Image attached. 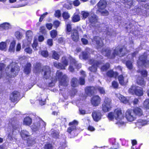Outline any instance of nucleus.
I'll use <instances>...</instances> for the list:
<instances>
[{
  "label": "nucleus",
  "instance_id": "nucleus-1",
  "mask_svg": "<svg viewBox=\"0 0 149 149\" xmlns=\"http://www.w3.org/2000/svg\"><path fill=\"white\" fill-rule=\"evenodd\" d=\"M67 76L65 74H63L62 72L60 71H58L56 74L55 79H52V82L49 84V86H52L54 85V83L57 81L59 82V87L60 91H62V88L65 89V88L67 86L68 83L66 81Z\"/></svg>",
  "mask_w": 149,
  "mask_h": 149
},
{
  "label": "nucleus",
  "instance_id": "nucleus-2",
  "mask_svg": "<svg viewBox=\"0 0 149 149\" xmlns=\"http://www.w3.org/2000/svg\"><path fill=\"white\" fill-rule=\"evenodd\" d=\"M108 117L110 120H113L114 118L116 120V124L119 126L123 125L124 117L120 109H115L113 113L110 112L108 114Z\"/></svg>",
  "mask_w": 149,
  "mask_h": 149
},
{
  "label": "nucleus",
  "instance_id": "nucleus-3",
  "mask_svg": "<svg viewBox=\"0 0 149 149\" xmlns=\"http://www.w3.org/2000/svg\"><path fill=\"white\" fill-rule=\"evenodd\" d=\"M46 123L41 119L38 118L36 119L35 122L32 125L31 128L34 131H36L39 130L41 127H45Z\"/></svg>",
  "mask_w": 149,
  "mask_h": 149
},
{
  "label": "nucleus",
  "instance_id": "nucleus-4",
  "mask_svg": "<svg viewBox=\"0 0 149 149\" xmlns=\"http://www.w3.org/2000/svg\"><path fill=\"white\" fill-rule=\"evenodd\" d=\"M111 100L107 97H106L102 105V110L104 112L109 111L111 108Z\"/></svg>",
  "mask_w": 149,
  "mask_h": 149
},
{
  "label": "nucleus",
  "instance_id": "nucleus-5",
  "mask_svg": "<svg viewBox=\"0 0 149 149\" xmlns=\"http://www.w3.org/2000/svg\"><path fill=\"white\" fill-rule=\"evenodd\" d=\"M11 68V74L8 75L6 72V75L10 77H14L16 76L18 74L19 71V67L17 65V64L14 63H12L9 66H8V68Z\"/></svg>",
  "mask_w": 149,
  "mask_h": 149
},
{
  "label": "nucleus",
  "instance_id": "nucleus-6",
  "mask_svg": "<svg viewBox=\"0 0 149 149\" xmlns=\"http://www.w3.org/2000/svg\"><path fill=\"white\" fill-rule=\"evenodd\" d=\"M125 117L128 121L131 122L135 120L136 119V115L134 114L132 109H127L125 113Z\"/></svg>",
  "mask_w": 149,
  "mask_h": 149
},
{
  "label": "nucleus",
  "instance_id": "nucleus-7",
  "mask_svg": "<svg viewBox=\"0 0 149 149\" xmlns=\"http://www.w3.org/2000/svg\"><path fill=\"white\" fill-rule=\"evenodd\" d=\"M89 63L92 64V66L89 68V70L91 72H95L97 70V68L102 65L103 63L101 61H97L93 59H91L89 61Z\"/></svg>",
  "mask_w": 149,
  "mask_h": 149
},
{
  "label": "nucleus",
  "instance_id": "nucleus-8",
  "mask_svg": "<svg viewBox=\"0 0 149 149\" xmlns=\"http://www.w3.org/2000/svg\"><path fill=\"white\" fill-rule=\"evenodd\" d=\"M70 38L72 40L75 42H77L79 40V36L77 29L74 28L72 30Z\"/></svg>",
  "mask_w": 149,
  "mask_h": 149
},
{
  "label": "nucleus",
  "instance_id": "nucleus-9",
  "mask_svg": "<svg viewBox=\"0 0 149 149\" xmlns=\"http://www.w3.org/2000/svg\"><path fill=\"white\" fill-rule=\"evenodd\" d=\"M68 64V61L66 60L65 56H63L62 58V63H54V65L57 68L64 69Z\"/></svg>",
  "mask_w": 149,
  "mask_h": 149
},
{
  "label": "nucleus",
  "instance_id": "nucleus-10",
  "mask_svg": "<svg viewBox=\"0 0 149 149\" xmlns=\"http://www.w3.org/2000/svg\"><path fill=\"white\" fill-rule=\"evenodd\" d=\"M147 56H139V59L137 61V63L139 66L142 65L147 67V65L149 64V61L147 59Z\"/></svg>",
  "mask_w": 149,
  "mask_h": 149
},
{
  "label": "nucleus",
  "instance_id": "nucleus-11",
  "mask_svg": "<svg viewBox=\"0 0 149 149\" xmlns=\"http://www.w3.org/2000/svg\"><path fill=\"white\" fill-rule=\"evenodd\" d=\"M42 74L43 78L46 79L49 78L51 76V71L50 68L48 66L44 67L42 70Z\"/></svg>",
  "mask_w": 149,
  "mask_h": 149
},
{
  "label": "nucleus",
  "instance_id": "nucleus-12",
  "mask_svg": "<svg viewBox=\"0 0 149 149\" xmlns=\"http://www.w3.org/2000/svg\"><path fill=\"white\" fill-rule=\"evenodd\" d=\"M91 104L94 107H97L100 104L101 98L98 95L93 96L91 100Z\"/></svg>",
  "mask_w": 149,
  "mask_h": 149
},
{
  "label": "nucleus",
  "instance_id": "nucleus-13",
  "mask_svg": "<svg viewBox=\"0 0 149 149\" xmlns=\"http://www.w3.org/2000/svg\"><path fill=\"white\" fill-rule=\"evenodd\" d=\"M78 124V122L76 120H74L73 122L70 123L69 125L70 126L67 129V132L71 133L72 131H74L76 129V125Z\"/></svg>",
  "mask_w": 149,
  "mask_h": 149
},
{
  "label": "nucleus",
  "instance_id": "nucleus-14",
  "mask_svg": "<svg viewBox=\"0 0 149 149\" xmlns=\"http://www.w3.org/2000/svg\"><path fill=\"white\" fill-rule=\"evenodd\" d=\"M92 116L94 121H98L101 119L102 115L100 111L97 110L94 111L93 112Z\"/></svg>",
  "mask_w": 149,
  "mask_h": 149
},
{
  "label": "nucleus",
  "instance_id": "nucleus-15",
  "mask_svg": "<svg viewBox=\"0 0 149 149\" xmlns=\"http://www.w3.org/2000/svg\"><path fill=\"white\" fill-rule=\"evenodd\" d=\"M19 93L17 91H14L10 95V99L11 101L14 102L17 101Z\"/></svg>",
  "mask_w": 149,
  "mask_h": 149
},
{
  "label": "nucleus",
  "instance_id": "nucleus-16",
  "mask_svg": "<svg viewBox=\"0 0 149 149\" xmlns=\"http://www.w3.org/2000/svg\"><path fill=\"white\" fill-rule=\"evenodd\" d=\"M116 97L118 98L122 102L124 103H127L129 102H131V99H127L125 97L123 96L118 93L116 94Z\"/></svg>",
  "mask_w": 149,
  "mask_h": 149
},
{
  "label": "nucleus",
  "instance_id": "nucleus-17",
  "mask_svg": "<svg viewBox=\"0 0 149 149\" xmlns=\"http://www.w3.org/2000/svg\"><path fill=\"white\" fill-rule=\"evenodd\" d=\"M149 124V120H143L142 119L139 120L136 123V125L139 127L144 126L146 125Z\"/></svg>",
  "mask_w": 149,
  "mask_h": 149
},
{
  "label": "nucleus",
  "instance_id": "nucleus-18",
  "mask_svg": "<svg viewBox=\"0 0 149 149\" xmlns=\"http://www.w3.org/2000/svg\"><path fill=\"white\" fill-rule=\"evenodd\" d=\"M132 110L133 111L134 114L135 115L136 117V116H140L143 115V113L142 109L139 107H135L132 109Z\"/></svg>",
  "mask_w": 149,
  "mask_h": 149
},
{
  "label": "nucleus",
  "instance_id": "nucleus-19",
  "mask_svg": "<svg viewBox=\"0 0 149 149\" xmlns=\"http://www.w3.org/2000/svg\"><path fill=\"white\" fill-rule=\"evenodd\" d=\"M95 88L93 87H89L86 88L85 90V93L89 96H91L95 93Z\"/></svg>",
  "mask_w": 149,
  "mask_h": 149
},
{
  "label": "nucleus",
  "instance_id": "nucleus-20",
  "mask_svg": "<svg viewBox=\"0 0 149 149\" xmlns=\"http://www.w3.org/2000/svg\"><path fill=\"white\" fill-rule=\"evenodd\" d=\"M20 134L23 139L27 140L30 137L29 133L26 130H22L20 133Z\"/></svg>",
  "mask_w": 149,
  "mask_h": 149
},
{
  "label": "nucleus",
  "instance_id": "nucleus-21",
  "mask_svg": "<svg viewBox=\"0 0 149 149\" xmlns=\"http://www.w3.org/2000/svg\"><path fill=\"white\" fill-rule=\"evenodd\" d=\"M34 68L33 70L34 73H38L40 71L41 64L40 63H37L34 65Z\"/></svg>",
  "mask_w": 149,
  "mask_h": 149
},
{
  "label": "nucleus",
  "instance_id": "nucleus-22",
  "mask_svg": "<svg viewBox=\"0 0 149 149\" xmlns=\"http://www.w3.org/2000/svg\"><path fill=\"white\" fill-rule=\"evenodd\" d=\"M101 52L103 55L104 54L105 56H110L111 53V50L108 48L102 49Z\"/></svg>",
  "mask_w": 149,
  "mask_h": 149
},
{
  "label": "nucleus",
  "instance_id": "nucleus-23",
  "mask_svg": "<svg viewBox=\"0 0 149 149\" xmlns=\"http://www.w3.org/2000/svg\"><path fill=\"white\" fill-rule=\"evenodd\" d=\"M101 40V38L98 36H95L93 38L92 40V41L93 42H95L97 45H99L100 44V42Z\"/></svg>",
  "mask_w": 149,
  "mask_h": 149
},
{
  "label": "nucleus",
  "instance_id": "nucleus-24",
  "mask_svg": "<svg viewBox=\"0 0 149 149\" xmlns=\"http://www.w3.org/2000/svg\"><path fill=\"white\" fill-rule=\"evenodd\" d=\"M72 20L73 22H79L80 20V15L76 13H74L72 17Z\"/></svg>",
  "mask_w": 149,
  "mask_h": 149
},
{
  "label": "nucleus",
  "instance_id": "nucleus-25",
  "mask_svg": "<svg viewBox=\"0 0 149 149\" xmlns=\"http://www.w3.org/2000/svg\"><path fill=\"white\" fill-rule=\"evenodd\" d=\"M31 65L30 63H27L25 66L24 71L25 73L26 74H29L31 71Z\"/></svg>",
  "mask_w": 149,
  "mask_h": 149
},
{
  "label": "nucleus",
  "instance_id": "nucleus-26",
  "mask_svg": "<svg viewBox=\"0 0 149 149\" xmlns=\"http://www.w3.org/2000/svg\"><path fill=\"white\" fill-rule=\"evenodd\" d=\"M80 73L82 77L79 78V83L80 85H84L85 83L84 77L86 76L85 72L83 71H81Z\"/></svg>",
  "mask_w": 149,
  "mask_h": 149
},
{
  "label": "nucleus",
  "instance_id": "nucleus-27",
  "mask_svg": "<svg viewBox=\"0 0 149 149\" xmlns=\"http://www.w3.org/2000/svg\"><path fill=\"white\" fill-rule=\"evenodd\" d=\"M137 84L139 85L144 86L145 85L146 82L141 77H139L136 80Z\"/></svg>",
  "mask_w": 149,
  "mask_h": 149
},
{
  "label": "nucleus",
  "instance_id": "nucleus-28",
  "mask_svg": "<svg viewBox=\"0 0 149 149\" xmlns=\"http://www.w3.org/2000/svg\"><path fill=\"white\" fill-rule=\"evenodd\" d=\"M32 123V119L29 117L25 118L24 120L23 124L26 125H30Z\"/></svg>",
  "mask_w": 149,
  "mask_h": 149
},
{
  "label": "nucleus",
  "instance_id": "nucleus-29",
  "mask_svg": "<svg viewBox=\"0 0 149 149\" xmlns=\"http://www.w3.org/2000/svg\"><path fill=\"white\" fill-rule=\"evenodd\" d=\"M138 96H141L143 95V90L139 86H137L135 94Z\"/></svg>",
  "mask_w": 149,
  "mask_h": 149
},
{
  "label": "nucleus",
  "instance_id": "nucleus-30",
  "mask_svg": "<svg viewBox=\"0 0 149 149\" xmlns=\"http://www.w3.org/2000/svg\"><path fill=\"white\" fill-rule=\"evenodd\" d=\"M123 50V48H121L119 49L116 48L114 50L113 53V56H116L121 53Z\"/></svg>",
  "mask_w": 149,
  "mask_h": 149
},
{
  "label": "nucleus",
  "instance_id": "nucleus-31",
  "mask_svg": "<svg viewBox=\"0 0 149 149\" xmlns=\"http://www.w3.org/2000/svg\"><path fill=\"white\" fill-rule=\"evenodd\" d=\"M89 22L91 24H93L96 22L97 21L96 15H93L90 16L89 17Z\"/></svg>",
  "mask_w": 149,
  "mask_h": 149
},
{
  "label": "nucleus",
  "instance_id": "nucleus-32",
  "mask_svg": "<svg viewBox=\"0 0 149 149\" xmlns=\"http://www.w3.org/2000/svg\"><path fill=\"white\" fill-rule=\"evenodd\" d=\"M118 73L116 72H114L112 70H110L107 73V75L109 77H116L118 75Z\"/></svg>",
  "mask_w": 149,
  "mask_h": 149
},
{
  "label": "nucleus",
  "instance_id": "nucleus-33",
  "mask_svg": "<svg viewBox=\"0 0 149 149\" xmlns=\"http://www.w3.org/2000/svg\"><path fill=\"white\" fill-rule=\"evenodd\" d=\"M106 4L107 2L105 0H100L97 3V6L100 8L103 7L105 8Z\"/></svg>",
  "mask_w": 149,
  "mask_h": 149
},
{
  "label": "nucleus",
  "instance_id": "nucleus-34",
  "mask_svg": "<svg viewBox=\"0 0 149 149\" xmlns=\"http://www.w3.org/2000/svg\"><path fill=\"white\" fill-rule=\"evenodd\" d=\"M15 44V40H13L11 42L9 48V50L10 52H14Z\"/></svg>",
  "mask_w": 149,
  "mask_h": 149
},
{
  "label": "nucleus",
  "instance_id": "nucleus-35",
  "mask_svg": "<svg viewBox=\"0 0 149 149\" xmlns=\"http://www.w3.org/2000/svg\"><path fill=\"white\" fill-rule=\"evenodd\" d=\"M51 135L52 137L55 138H58L59 136V132L58 131L54 130V129H52L51 131Z\"/></svg>",
  "mask_w": 149,
  "mask_h": 149
},
{
  "label": "nucleus",
  "instance_id": "nucleus-36",
  "mask_svg": "<svg viewBox=\"0 0 149 149\" xmlns=\"http://www.w3.org/2000/svg\"><path fill=\"white\" fill-rule=\"evenodd\" d=\"M91 52V49L88 47H87L84 51L82 52V56H88Z\"/></svg>",
  "mask_w": 149,
  "mask_h": 149
},
{
  "label": "nucleus",
  "instance_id": "nucleus-37",
  "mask_svg": "<svg viewBox=\"0 0 149 149\" xmlns=\"http://www.w3.org/2000/svg\"><path fill=\"white\" fill-rule=\"evenodd\" d=\"M72 27L70 24L68 23L66 25V29L65 32L68 35L70 34V33L71 32Z\"/></svg>",
  "mask_w": 149,
  "mask_h": 149
},
{
  "label": "nucleus",
  "instance_id": "nucleus-38",
  "mask_svg": "<svg viewBox=\"0 0 149 149\" xmlns=\"http://www.w3.org/2000/svg\"><path fill=\"white\" fill-rule=\"evenodd\" d=\"M39 32L43 35H46L47 34V31L45 28L44 26H41L39 29Z\"/></svg>",
  "mask_w": 149,
  "mask_h": 149
},
{
  "label": "nucleus",
  "instance_id": "nucleus-39",
  "mask_svg": "<svg viewBox=\"0 0 149 149\" xmlns=\"http://www.w3.org/2000/svg\"><path fill=\"white\" fill-rule=\"evenodd\" d=\"M62 17L64 20L68 19L70 18V15L67 12L64 11L62 14Z\"/></svg>",
  "mask_w": 149,
  "mask_h": 149
},
{
  "label": "nucleus",
  "instance_id": "nucleus-40",
  "mask_svg": "<svg viewBox=\"0 0 149 149\" xmlns=\"http://www.w3.org/2000/svg\"><path fill=\"white\" fill-rule=\"evenodd\" d=\"M132 61L128 60L127 61L126 63V65L129 69H132L133 68V66L132 65Z\"/></svg>",
  "mask_w": 149,
  "mask_h": 149
},
{
  "label": "nucleus",
  "instance_id": "nucleus-41",
  "mask_svg": "<svg viewBox=\"0 0 149 149\" xmlns=\"http://www.w3.org/2000/svg\"><path fill=\"white\" fill-rule=\"evenodd\" d=\"M137 86H132L129 90V92L132 94H135Z\"/></svg>",
  "mask_w": 149,
  "mask_h": 149
},
{
  "label": "nucleus",
  "instance_id": "nucleus-42",
  "mask_svg": "<svg viewBox=\"0 0 149 149\" xmlns=\"http://www.w3.org/2000/svg\"><path fill=\"white\" fill-rule=\"evenodd\" d=\"M6 44L5 42H1L0 43V50L6 51Z\"/></svg>",
  "mask_w": 149,
  "mask_h": 149
},
{
  "label": "nucleus",
  "instance_id": "nucleus-43",
  "mask_svg": "<svg viewBox=\"0 0 149 149\" xmlns=\"http://www.w3.org/2000/svg\"><path fill=\"white\" fill-rule=\"evenodd\" d=\"M51 37L52 38H55L57 35V33L56 31L55 30H52L50 33Z\"/></svg>",
  "mask_w": 149,
  "mask_h": 149
},
{
  "label": "nucleus",
  "instance_id": "nucleus-44",
  "mask_svg": "<svg viewBox=\"0 0 149 149\" xmlns=\"http://www.w3.org/2000/svg\"><path fill=\"white\" fill-rule=\"evenodd\" d=\"M71 86L73 87H76L78 85L77 80L76 78H73L71 82Z\"/></svg>",
  "mask_w": 149,
  "mask_h": 149
},
{
  "label": "nucleus",
  "instance_id": "nucleus-45",
  "mask_svg": "<svg viewBox=\"0 0 149 149\" xmlns=\"http://www.w3.org/2000/svg\"><path fill=\"white\" fill-rule=\"evenodd\" d=\"M27 140V143L28 146H31L35 143V141L32 138H30L29 137Z\"/></svg>",
  "mask_w": 149,
  "mask_h": 149
},
{
  "label": "nucleus",
  "instance_id": "nucleus-46",
  "mask_svg": "<svg viewBox=\"0 0 149 149\" xmlns=\"http://www.w3.org/2000/svg\"><path fill=\"white\" fill-rule=\"evenodd\" d=\"M5 66L3 63H0V78H1L3 74V70Z\"/></svg>",
  "mask_w": 149,
  "mask_h": 149
},
{
  "label": "nucleus",
  "instance_id": "nucleus-47",
  "mask_svg": "<svg viewBox=\"0 0 149 149\" xmlns=\"http://www.w3.org/2000/svg\"><path fill=\"white\" fill-rule=\"evenodd\" d=\"M72 61L73 64L78 69L80 68L81 67V64H78L77 62L75 59H71V62H72Z\"/></svg>",
  "mask_w": 149,
  "mask_h": 149
},
{
  "label": "nucleus",
  "instance_id": "nucleus-48",
  "mask_svg": "<svg viewBox=\"0 0 149 149\" xmlns=\"http://www.w3.org/2000/svg\"><path fill=\"white\" fill-rule=\"evenodd\" d=\"M15 36L18 40L21 39L22 37V34L19 31H17L15 33Z\"/></svg>",
  "mask_w": 149,
  "mask_h": 149
},
{
  "label": "nucleus",
  "instance_id": "nucleus-49",
  "mask_svg": "<svg viewBox=\"0 0 149 149\" xmlns=\"http://www.w3.org/2000/svg\"><path fill=\"white\" fill-rule=\"evenodd\" d=\"M109 63H107L105 65L102 66L101 68V70L102 71H106L109 67Z\"/></svg>",
  "mask_w": 149,
  "mask_h": 149
},
{
  "label": "nucleus",
  "instance_id": "nucleus-50",
  "mask_svg": "<svg viewBox=\"0 0 149 149\" xmlns=\"http://www.w3.org/2000/svg\"><path fill=\"white\" fill-rule=\"evenodd\" d=\"M118 80L119 82V83L121 85H124L125 82L124 80L123 77L122 75H120L118 77Z\"/></svg>",
  "mask_w": 149,
  "mask_h": 149
},
{
  "label": "nucleus",
  "instance_id": "nucleus-51",
  "mask_svg": "<svg viewBox=\"0 0 149 149\" xmlns=\"http://www.w3.org/2000/svg\"><path fill=\"white\" fill-rule=\"evenodd\" d=\"M143 106L145 108L149 109V99H146L144 102Z\"/></svg>",
  "mask_w": 149,
  "mask_h": 149
},
{
  "label": "nucleus",
  "instance_id": "nucleus-52",
  "mask_svg": "<svg viewBox=\"0 0 149 149\" xmlns=\"http://www.w3.org/2000/svg\"><path fill=\"white\" fill-rule=\"evenodd\" d=\"M60 24V22L58 20H54L53 22V25L55 28L57 29L59 26Z\"/></svg>",
  "mask_w": 149,
  "mask_h": 149
},
{
  "label": "nucleus",
  "instance_id": "nucleus-53",
  "mask_svg": "<svg viewBox=\"0 0 149 149\" xmlns=\"http://www.w3.org/2000/svg\"><path fill=\"white\" fill-rule=\"evenodd\" d=\"M81 14L83 18L85 19L88 17L89 15V13L87 12L83 11L81 12Z\"/></svg>",
  "mask_w": 149,
  "mask_h": 149
},
{
  "label": "nucleus",
  "instance_id": "nucleus-54",
  "mask_svg": "<svg viewBox=\"0 0 149 149\" xmlns=\"http://www.w3.org/2000/svg\"><path fill=\"white\" fill-rule=\"evenodd\" d=\"M54 15L55 17L59 18L61 16V11L59 10H56L54 14Z\"/></svg>",
  "mask_w": 149,
  "mask_h": 149
},
{
  "label": "nucleus",
  "instance_id": "nucleus-55",
  "mask_svg": "<svg viewBox=\"0 0 149 149\" xmlns=\"http://www.w3.org/2000/svg\"><path fill=\"white\" fill-rule=\"evenodd\" d=\"M39 53H40L42 56H49L48 52L47 50H41L39 51Z\"/></svg>",
  "mask_w": 149,
  "mask_h": 149
},
{
  "label": "nucleus",
  "instance_id": "nucleus-56",
  "mask_svg": "<svg viewBox=\"0 0 149 149\" xmlns=\"http://www.w3.org/2000/svg\"><path fill=\"white\" fill-rule=\"evenodd\" d=\"M97 88L100 94H105V90L103 87H98Z\"/></svg>",
  "mask_w": 149,
  "mask_h": 149
},
{
  "label": "nucleus",
  "instance_id": "nucleus-57",
  "mask_svg": "<svg viewBox=\"0 0 149 149\" xmlns=\"http://www.w3.org/2000/svg\"><path fill=\"white\" fill-rule=\"evenodd\" d=\"M47 44L49 47H51L53 45V42L52 39H49L47 41Z\"/></svg>",
  "mask_w": 149,
  "mask_h": 149
},
{
  "label": "nucleus",
  "instance_id": "nucleus-58",
  "mask_svg": "<svg viewBox=\"0 0 149 149\" xmlns=\"http://www.w3.org/2000/svg\"><path fill=\"white\" fill-rule=\"evenodd\" d=\"M139 72L140 73L142 76L144 77H146L147 75V72L146 70H139Z\"/></svg>",
  "mask_w": 149,
  "mask_h": 149
},
{
  "label": "nucleus",
  "instance_id": "nucleus-59",
  "mask_svg": "<svg viewBox=\"0 0 149 149\" xmlns=\"http://www.w3.org/2000/svg\"><path fill=\"white\" fill-rule=\"evenodd\" d=\"M81 41L84 45H87L88 44V40L86 38H82L81 39Z\"/></svg>",
  "mask_w": 149,
  "mask_h": 149
},
{
  "label": "nucleus",
  "instance_id": "nucleus-60",
  "mask_svg": "<svg viewBox=\"0 0 149 149\" xmlns=\"http://www.w3.org/2000/svg\"><path fill=\"white\" fill-rule=\"evenodd\" d=\"M53 146L51 144L47 143L45 145V149H53Z\"/></svg>",
  "mask_w": 149,
  "mask_h": 149
},
{
  "label": "nucleus",
  "instance_id": "nucleus-61",
  "mask_svg": "<svg viewBox=\"0 0 149 149\" xmlns=\"http://www.w3.org/2000/svg\"><path fill=\"white\" fill-rule=\"evenodd\" d=\"M25 51L27 53L31 54L32 53V50L31 48L28 47L25 49Z\"/></svg>",
  "mask_w": 149,
  "mask_h": 149
},
{
  "label": "nucleus",
  "instance_id": "nucleus-62",
  "mask_svg": "<svg viewBox=\"0 0 149 149\" xmlns=\"http://www.w3.org/2000/svg\"><path fill=\"white\" fill-rule=\"evenodd\" d=\"M46 26L49 30L51 29L53 26V24L51 23H47L46 24Z\"/></svg>",
  "mask_w": 149,
  "mask_h": 149
},
{
  "label": "nucleus",
  "instance_id": "nucleus-63",
  "mask_svg": "<svg viewBox=\"0 0 149 149\" xmlns=\"http://www.w3.org/2000/svg\"><path fill=\"white\" fill-rule=\"evenodd\" d=\"M38 44L37 42H34L32 45V47L33 49L35 50H37V47L38 46Z\"/></svg>",
  "mask_w": 149,
  "mask_h": 149
},
{
  "label": "nucleus",
  "instance_id": "nucleus-64",
  "mask_svg": "<svg viewBox=\"0 0 149 149\" xmlns=\"http://www.w3.org/2000/svg\"><path fill=\"white\" fill-rule=\"evenodd\" d=\"M73 3L74 6H78L80 5V3L79 0H75L73 1Z\"/></svg>",
  "mask_w": 149,
  "mask_h": 149
}]
</instances>
